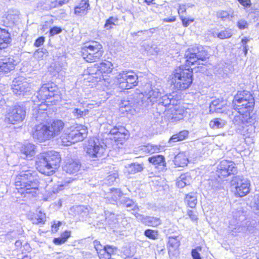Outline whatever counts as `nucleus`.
Wrapping results in <instances>:
<instances>
[{
  "label": "nucleus",
  "instance_id": "nucleus-1",
  "mask_svg": "<svg viewBox=\"0 0 259 259\" xmlns=\"http://www.w3.org/2000/svg\"><path fill=\"white\" fill-rule=\"evenodd\" d=\"M180 95H170L161 97V93L155 85L147 83L144 86L143 93H134L122 99L119 103V112L124 115H134L144 108L153 106L158 101L167 108L170 105H177L181 99Z\"/></svg>",
  "mask_w": 259,
  "mask_h": 259
},
{
  "label": "nucleus",
  "instance_id": "nucleus-2",
  "mask_svg": "<svg viewBox=\"0 0 259 259\" xmlns=\"http://www.w3.org/2000/svg\"><path fill=\"white\" fill-rule=\"evenodd\" d=\"M39 185L38 176L30 170L23 171L17 175L14 182L17 192L23 196L27 194L35 196L38 191Z\"/></svg>",
  "mask_w": 259,
  "mask_h": 259
},
{
  "label": "nucleus",
  "instance_id": "nucleus-3",
  "mask_svg": "<svg viewBox=\"0 0 259 259\" xmlns=\"http://www.w3.org/2000/svg\"><path fill=\"white\" fill-rule=\"evenodd\" d=\"M61 159L57 153L50 151L40 153L36 158L35 166L40 174L53 175L60 167Z\"/></svg>",
  "mask_w": 259,
  "mask_h": 259
},
{
  "label": "nucleus",
  "instance_id": "nucleus-4",
  "mask_svg": "<svg viewBox=\"0 0 259 259\" xmlns=\"http://www.w3.org/2000/svg\"><path fill=\"white\" fill-rule=\"evenodd\" d=\"M193 69L187 64L175 68L171 84L176 92L185 91L191 86L194 80Z\"/></svg>",
  "mask_w": 259,
  "mask_h": 259
},
{
  "label": "nucleus",
  "instance_id": "nucleus-5",
  "mask_svg": "<svg viewBox=\"0 0 259 259\" xmlns=\"http://www.w3.org/2000/svg\"><path fill=\"white\" fill-rule=\"evenodd\" d=\"M64 123L61 120L35 125L32 136L40 142H45L58 136L63 130Z\"/></svg>",
  "mask_w": 259,
  "mask_h": 259
},
{
  "label": "nucleus",
  "instance_id": "nucleus-6",
  "mask_svg": "<svg viewBox=\"0 0 259 259\" xmlns=\"http://www.w3.org/2000/svg\"><path fill=\"white\" fill-rule=\"evenodd\" d=\"M37 98L45 105L56 104L61 99L57 87L50 83L41 86L37 93Z\"/></svg>",
  "mask_w": 259,
  "mask_h": 259
},
{
  "label": "nucleus",
  "instance_id": "nucleus-7",
  "mask_svg": "<svg viewBox=\"0 0 259 259\" xmlns=\"http://www.w3.org/2000/svg\"><path fill=\"white\" fill-rule=\"evenodd\" d=\"M80 55L87 62H93L100 59L104 53L102 45L96 41L85 43L80 52Z\"/></svg>",
  "mask_w": 259,
  "mask_h": 259
},
{
  "label": "nucleus",
  "instance_id": "nucleus-8",
  "mask_svg": "<svg viewBox=\"0 0 259 259\" xmlns=\"http://www.w3.org/2000/svg\"><path fill=\"white\" fill-rule=\"evenodd\" d=\"M230 184L236 197H243L250 192V181L242 175L233 176Z\"/></svg>",
  "mask_w": 259,
  "mask_h": 259
},
{
  "label": "nucleus",
  "instance_id": "nucleus-9",
  "mask_svg": "<svg viewBox=\"0 0 259 259\" xmlns=\"http://www.w3.org/2000/svg\"><path fill=\"white\" fill-rule=\"evenodd\" d=\"M185 57L186 64L190 66L196 64H200V61H206L209 58V54L203 46H194L187 49Z\"/></svg>",
  "mask_w": 259,
  "mask_h": 259
},
{
  "label": "nucleus",
  "instance_id": "nucleus-10",
  "mask_svg": "<svg viewBox=\"0 0 259 259\" xmlns=\"http://www.w3.org/2000/svg\"><path fill=\"white\" fill-rule=\"evenodd\" d=\"M26 111L21 105H14L10 107L5 115V121L8 124H18L25 119Z\"/></svg>",
  "mask_w": 259,
  "mask_h": 259
},
{
  "label": "nucleus",
  "instance_id": "nucleus-11",
  "mask_svg": "<svg viewBox=\"0 0 259 259\" xmlns=\"http://www.w3.org/2000/svg\"><path fill=\"white\" fill-rule=\"evenodd\" d=\"M116 77L119 88L122 90L132 89L138 85V77L133 71H122Z\"/></svg>",
  "mask_w": 259,
  "mask_h": 259
},
{
  "label": "nucleus",
  "instance_id": "nucleus-12",
  "mask_svg": "<svg viewBox=\"0 0 259 259\" xmlns=\"http://www.w3.org/2000/svg\"><path fill=\"white\" fill-rule=\"evenodd\" d=\"M87 136V129L78 126H68L66 124V147L83 140Z\"/></svg>",
  "mask_w": 259,
  "mask_h": 259
},
{
  "label": "nucleus",
  "instance_id": "nucleus-13",
  "mask_svg": "<svg viewBox=\"0 0 259 259\" xmlns=\"http://www.w3.org/2000/svg\"><path fill=\"white\" fill-rule=\"evenodd\" d=\"M68 153L66 156V172L70 174L77 173L81 170V163L78 158L77 151L75 148L67 149Z\"/></svg>",
  "mask_w": 259,
  "mask_h": 259
},
{
  "label": "nucleus",
  "instance_id": "nucleus-14",
  "mask_svg": "<svg viewBox=\"0 0 259 259\" xmlns=\"http://www.w3.org/2000/svg\"><path fill=\"white\" fill-rule=\"evenodd\" d=\"M237 172V167L233 161L223 160L217 166L216 174L219 178L224 179L231 175L236 176Z\"/></svg>",
  "mask_w": 259,
  "mask_h": 259
},
{
  "label": "nucleus",
  "instance_id": "nucleus-15",
  "mask_svg": "<svg viewBox=\"0 0 259 259\" xmlns=\"http://www.w3.org/2000/svg\"><path fill=\"white\" fill-rule=\"evenodd\" d=\"M134 215L139 222L146 226L157 228L162 224L160 217L146 215L137 212L134 213Z\"/></svg>",
  "mask_w": 259,
  "mask_h": 259
},
{
  "label": "nucleus",
  "instance_id": "nucleus-16",
  "mask_svg": "<svg viewBox=\"0 0 259 259\" xmlns=\"http://www.w3.org/2000/svg\"><path fill=\"white\" fill-rule=\"evenodd\" d=\"M105 151L104 147L102 146L97 140L91 139L89 141V144L87 148V153L92 158L102 157Z\"/></svg>",
  "mask_w": 259,
  "mask_h": 259
},
{
  "label": "nucleus",
  "instance_id": "nucleus-17",
  "mask_svg": "<svg viewBox=\"0 0 259 259\" xmlns=\"http://www.w3.org/2000/svg\"><path fill=\"white\" fill-rule=\"evenodd\" d=\"M255 114H247L245 113H238V115L234 116L232 121L235 125L244 127L253 124L255 121Z\"/></svg>",
  "mask_w": 259,
  "mask_h": 259
},
{
  "label": "nucleus",
  "instance_id": "nucleus-18",
  "mask_svg": "<svg viewBox=\"0 0 259 259\" xmlns=\"http://www.w3.org/2000/svg\"><path fill=\"white\" fill-rule=\"evenodd\" d=\"M148 162L151 164L158 171H163L166 170V163L163 155L156 154L152 155L148 158Z\"/></svg>",
  "mask_w": 259,
  "mask_h": 259
},
{
  "label": "nucleus",
  "instance_id": "nucleus-19",
  "mask_svg": "<svg viewBox=\"0 0 259 259\" xmlns=\"http://www.w3.org/2000/svg\"><path fill=\"white\" fill-rule=\"evenodd\" d=\"M89 214V209L84 205H77L71 207L68 212L70 217H76V219L83 220Z\"/></svg>",
  "mask_w": 259,
  "mask_h": 259
},
{
  "label": "nucleus",
  "instance_id": "nucleus-20",
  "mask_svg": "<svg viewBox=\"0 0 259 259\" xmlns=\"http://www.w3.org/2000/svg\"><path fill=\"white\" fill-rule=\"evenodd\" d=\"M15 60L10 57L0 58V75L8 73L15 69Z\"/></svg>",
  "mask_w": 259,
  "mask_h": 259
},
{
  "label": "nucleus",
  "instance_id": "nucleus-21",
  "mask_svg": "<svg viewBox=\"0 0 259 259\" xmlns=\"http://www.w3.org/2000/svg\"><path fill=\"white\" fill-rule=\"evenodd\" d=\"M234 108L238 113H245L247 114H255L253 113L254 105L249 106L248 101H241L233 100Z\"/></svg>",
  "mask_w": 259,
  "mask_h": 259
},
{
  "label": "nucleus",
  "instance_id": "nucleus-22",
  "mask_svg": "<svg viewBox=\"0 0 259 259\" xmlns=\"http://www.w3.org/2000/svg\"><path fill=\"white\" fill-rule=\"evenodd\" d=\"M11 33L5 28L0 27V51L9 48L12 45Z\"/></svg>",
  "mask_w": 259,
  "mask_h": 259
},
{
  "label": "nucleus",
  "instance_id": "nucleus-23",
  "mask_svg": "<svg viewBox=\"0 0 259 259\" xmlns=\"http://www.w3.org/2000/svg\"><path fill=\"white\" fill-rule=\"evenodd\" d=\"M234 101H241L249 102V106L255 104V99L253 96V93L246 90L238 91L237 94L234 96Z\"/></svg>",
  "mask_w": 259,
  "mask_h": 259
},
{
  "label": "nucleus",
  "instance_id": "nucleus-24",
  "mask_svg": "<svg viewBox=\"0 0 259 259\" xmlns=\"http://www.w3.org/2000/svg\"><path fill=\"white\" fill-rule=\"evenodd\" d=\"M128 133V131L125 127L121 125L116 126L110 131V134L114 136V139L116 141H121L125 139Z\"/></svg>",
  "mask_w": 259,
  "mask_h": 259
},
{
  "label": "nucleus",
  "instance_id": "nucleus-25",
  "mask_svg": "<svg viewBox=\"0 0 259 259\" xmlns=\"http://www.w3.org/2000/svg\"><path fill=\"white\" fill-rule=\"evenodd\" d=\"M69 105L71 106L72 103L70 100L66 99V109L67 110V113H72L74 117L77 118L83 117L86 116L89 112L88 109H85L81 110L77 108H70Z\"/></svg>",
  "mask_w": 259,
  "mask_h": 259
},
{
  "label": "nucleus",
  "instance_id": "nucleus-26",
  "mask_svg": "<svg viewBox=\"0 0 259 259\" xmlns=\"http://www.w3.org/2000/svg\"><path fill=\"white\" fill-rule=\"evenodd\" d=\"M180 240L178 236H170L168 237L167 243L168 253L169 256L175 255L174 251H177L180 246Z\"/></svg>",
  "mask_w": 259,
  "mask_h": 259
},
{
  "label": "nucleus",
  "instance_id": "nucleus-27",
  "mask_svg": "<svg viewBox=\"0 0 259 259\" xmlns=\"http://www.w3.org/2000/svg\"><path fill=\"white\" fill-rule=\"evenodd\" d=\"M118 248L111 245H104V249L100 252L98 256L100 259H115L112 257L116 254Z\"/></svg>",
  "mask_w": 259,
  "mask_h": 259
},
{
  "label": "nucleus",
  "instance_id": "nucleus-28",
  "mask_svg": "<svg viewBox=\"0 0 259 259\" xmlns=\"http://www.w3.org/2000/svg\"><path fill=\"white\" fill-rule=\"evenodd\" d=\"M184 110L175 107L170 113L166 115V119L169 122L176 123L184 118Z\"/></svg>",
  "mask_w": 259,
  "mask_h": 259
},
{
  "label": "nucleus",
  "instance_id": "nucleus-29",
  "mask_svg": "<svg viewBox=\"0 0 259 259\" xmlns=\"http://www.w3.org/2000/svg\"><path fill=\"white\" fill-rule=\"evenodd\" d=\"M174 162L176 167H184L189 162L188 152H180L175 156Z\"/></svg>",
  "mask_w": 259,
  "mask_h": 259
},
{
  "label": "nucleus",
  "instance_id": "nucleus-30",
  "mask_svg": "<svg viewBox=\"0 0 259 259\" xmlns=\"http://www.w3.org/2000/svg\"><path fill=\"white\" fill-rule=\"evenodd\" d=\"M145 168L143 162H133L125 166V170L128 174L134 175L142 172Z\"/></svg>",
  "mask_w": 259,
  "mask_h": 259
},
{
  "label": "nucleus",
  "instance_id": "nucleus-31",
  "mask_svg": "<svg viewBox=\"0 0 259 259\" xmlns=\"http://www.w3.org/2000/svg\"><path fill=\"white\" fill-rule=\"evenodd\" d=\"M241 230H246L249 233H254L259 230V222L255 220L249 219L242 224Z\"/></svg>",
  "mask_w": 259,
  "mask_h": 259
},
{
  "label": "nucleus",
  "instance_id": "nucleus-32",
  "mask_svg": "<svg viewBox=\"0 0 259 259\" xmlns=\"http://www.w3.org/2000/svg\"><path fill=\"white\" fill-rule=\"evenodd\" d=\"M155 106L156 110V115L153 114L154 119L155 120H152L151 121V125H157L159 124V122L162 120V116L160 117L162 114H163L166 110V108L163 106L158 101V102H155V104L154 105Z\"/></svg>",
  "mask_w": 259,
  "mask_h": 259
},
{
  "label": "nucleus",
  "instance_id": "nucleus-33",
  "mask_svg": "<svg viewBox=\"0 0 259 259\" xmlns=\"http://www.w3.org/2000/svg\"><path fill=\"white\" fill-rule=\"evenodd\" d=\"M90 8L89 0H81L79 3L74 7V14L78 16L85 15Z\"/></svg>",
  "mask_w": 259,
  "mask_h": 259
},
{
  "label": "nucleus",
  "instance_id": "nucleus-34",
  "mask_svg": "<svg viewBox=\"0 0 259 259\" xmlns=\"http://www.w3.org/2000/svg\"><path fill=\"white\" fill-rule=\"evenodd\" d=\"M113 69V64L110 61L105 60L98 65L97 71L102 74H108L112 72Z\"/></svg>",
  "mask_w": 259,
  "mask_h": 259
},
{
  "label": "nucleus",
  "instance_id": "nucleus-35",
  "mask_svg": "<svg viewBox=\"0 0 259 259\" xmlns=\"http://www.w3.org/2000/svg\"><path fill=\"white\" fill-rule=\"evenodd\" d=\"M191 178L188 173L183 174L177 179L176 185L178 188L182 189L190 184Z\"/></svg>",
  "mask_w": 259,
  "mask_h": 259
},
{
  "label": "nucleus",
  "instance_id": "nucleus-36",
  "mask_svg": "<svg viewBox=\"0 0 259 259\" xmlns=\"http://www.w3.org/2000/svg\"><path fill=\"white\" fill-rule=\"evenodd\" d=\"M224 101L219 99L212 101L209 105V112L211 113H223Z\"/></svg>",
  "mask_w": 259,
  "mask_h": 259
},
{
  "label": "nucleus",
  "instance_id": "nucleus-37",
  "mask_svg": "<svg viewBox=\"0 0 259 259\" xmlns=\"http://www.w3.org/2000/svg\"><path fill=\"white\" fill-rule=\"evenodd\" d=\"M247 211L243 207H240L232 212L233 218L237 224L246 220Z\"/></svg>",
  "mask_w": 259,
  "mask_h": 259
},
{
  "label": "nucleus",
  "instance_id": "nucleus-38",
  "mask_svg": "<svg viewBox=\"0 0 259 259\" xmlns=\"http://www.w3.org/2000/svg\"><path fill=\"white\" fill-rule=\"evenodd\" d=\"M189 132L184 130L173 135L169 139V143H175L186 140L189 136Z\"/></svg>",
  "mask_w": 259,
  "mask_h": 259
},
{
  "label": "nucleus",
  "instance_id": "nucleus-39",
  "mask_svg": "<svg viewBox=\"0 0 259 259\" xmlns=\"http://www.w3.org/2000/svg\"><path fill=\"white\" fill-rule=\"evenodd\" d=\"M117 202L119 205H122L123 206L127 208H132L133 206H134V208H133V210H135L136 209H139L138 206L137 204L135 205V203L133 199L126 197L124 194H123L122 196H120L119 200Z\"/></svg>",
  "mask_w": 259,
  "mask_h": 259
},
{
  "label": "nucleus",
  "instance_id": "nucleus-40",
  "mask_svg": "<svg viewBox=\"0 0 259 259\" xmlns=\"http://www.w3.org/2000/svg\"><path fill=\"white\" fill-rule=\"evenodd\" d=\"M185 202L188 206L192 208L195 207L197 203V195L196 192H190L186 194Z\"/></svg>",
  "mask_w": 259,
  "mask_h": 259
},
{
  "label": "nucleus",
  "instance_id": "nucleus-41",
  "mask_svg": "<svg viewBox=\"0 0 259 259\" xmlns=\"http://www.w3.org/2000/svg\"><path fill=\"white\" fill-rule=\"evenodd\" d=\"M46 214L41 210H38L34 214L31 220L33 221V223L35 225H43L46 222Z\"/></svg>",
  "mask_w": 259,
  "mask_h": 259
},
{
  "label": "nucleus",
  "instance_id": "nucleus-42",
  "mask_svg": "<svg viewBox=\"0 0 259 259\" xmlns=\"http://www.w3.org/2000/svg\"><path fill=\"white\" fill-rule=\"evenodd\" d=\"M213 35L221 39L230 38L232 36V33L230 29L224 28L220 31H214L213 32Z\"/></svg>",
  "mask_w": 259,
  "mask_h": 259
},
{
  "label": "nucleus",
  "instance_id": "nucleus-43",
  "mask_svg": "<svg viewBox=\"0 0 259 259\" xmlns=\"http://www.w3.org/2000/svg\"><path fill=\"white\" fill-rule=\"evenodd\" d=\"M21 254H22L21 259H32L31 252L32 248L28 243L24 244L21 247Z\"/></svg>",
  "mask_w": 259,
  "mask_h": 259
},
{
  "label": "nucleus",
  "instance_id": "nucleus-44",
  "mask_svg": "<svg viewBox=\"0 0 259 259\" xmlns=\"http://www.w3.org/2000/svg\"><path fill=\"white\" fill-rule=\"evenodd\" d=\"M220 179H217V178H212L209 181V186L211 187V188L214 190H220L223 188V179L224 178H219Z\"/></svg>",
  "mask_w": 259,
  "mask_h": 259
},
{
  "label": "nucleus",
  "instance_id": "nucleus-45",
  "mask_svg": "<svg viewBox=\"0 0 259 259\" xmlns=\"http://www.w3.org/2000/svg\"><path fill=\"white\" fill-rule=\"evenodd\" d=\"M12 89L14 94L20 95L25 92L26 87L23 84V83L17 81L13 84Z\"/></svg>",
  "mask_w": 259,
  "mask_h": 259
},
{
  "label": "nucleus",
  "instance_id": "nucleus-46",
  "mask_svg": "<svg viewBox=\"0 0 259 259\" xmlns=\"http://www.w3.org/2000/svg\"><path fill=\"white\" fill-rule=\"evenodd\" d=\"M143 234L146 238L152 240H155L158 238L159 231L157 230L147 229L144 231Z\"/></svg>",
  "mask_w": 259,
  "mask_h": 259
},
{
  "label": "nucleus",
  "instance_id": "nucleus-47",
  "mask_svg": "<svg viewBox=\"0 0 259 259\" xmlns=\"http://www.w3.org/2000/svg\"><path fill=\"white\" fill-rule=\"evenodd\" d=\"M226 124L224 120L220 118H215L210 121L209 125L211 128L217 129L223 127Z\"/></svg>",
  "mask_w": 259,
  "mask_h": 259
},
{
  "label": "nucleus",
  "instance_id": "nucleus-48",
  "mask_svg": "<svg viewBox=\"0 0 259 259\" xmlns=\"http://www.w3.org/2000/svg\"><path fill=\"white\" fill-rule=\"evenodd\" d=\"M118 19L113 16L110 17L108 18L105 23L104 28L106 30H110L113 28L114 25H116L115 23L117 22Z\"/></svg>",
  "mask_w": 259,
  "mask_h": 259
},
{
  "label": "nucleus",
  "instance_id": "nucleus-49",
  "mask_svg": "<svg viewBox=\"0 0 259 259\" xmlns=\"http://www.w3.org/2000/svg\"><path fill=\"white\" fill-rule=\"evenodd\" d=\"M161 147L160 145H156L148 144L145 146L144 148L145 151H147L148 153L152 154L159 152L161 150Z\"/></svg>",
  "mask_w": 259,
  "mask_h": 259
},
{
  "label": "nucleus",
  "instance_id": "nucleus-50",
  "mask_svg": "<svg viewBox=\"0 0 259 259\" xmlns=\"http://www.w3.org/2000/svg\"><path fill=\"white\" fill-rule=\"evenodd\" d=\"M202 247L198 246L192 249L191 255L192 259H202V257L200 253L202 251Z\"/></svg>",
  "mask_w": 259,
  "mask_h": 259
},
{
  "label": "nucleus",
  "instance_id": "nucleus-51",
  "mask_svg": "<svg viewBox=\"0 0 259 259\" xmlns=\"http://www.w3.org/2000/svg\"><path fill=\"white\" fill-rule=\"evenodd\" d=\"M134 255V252L132 251L130 247H124L122 250L121 257L123 259H132Z\"/></svg>",
  "mask_w": 259,
  "mask_h": 259
},
{
  "label": "nucleus",
  "instance_id": "nucleus-52",
  "mask_svg": "<svg viewBox=\"0 0 259 259\" xmlns=\"http://www.w3.org/2000/svg\"><path fill=\"white\" fill-rule=\"evenodd\" d=\"M21 153L26 156H32L34 153V148L32 145H25L21 149Z\"/></svg>",
  "mask_w": 259,
  "mask_h": 259
},
{
  "label": "nucleus",
  "instance_id": "nucleus-53",
  "mask_svg": "<svg viewBox=\"0 0 259 259\" xmlns=\"http://www.w3.org/2000/svg\"><path fill=\"white\" fill-rule=\"evenodd\" d=\"M111 191L113 194L112 198L115 202H117L119 200L120 196H122L124 194L119 189L112 188L111 189Z\"/></svg>",
  "mask_w": 259,
  "mask_h": 259
},
{
  "label": "nucleus",
  "instance_id": "nucleus-54",
  "mask_svg": "<svg viewBox=\"0 0 259 259\" xmlns=\"http://www.w3.org/2000/svg\"><path fill=\"white\" fill-rule=\"evenodd\" d=\"M70 237L71 231L66 230V246L67 245L68 247H75L77 246V245L79 243L77 240H74L72 242H70L68 241V239Z\"/></svg>",
  "mask_w": 259,
  "mask_h": 259
},
{
  "label": "nucleus",
  "instance_id": "nucleus-55",
  "mask_svg": "<svg viewBox=\"0 0 259 259\" xmlns=\"http://www.w3.org/2000/svg\"><path fill=\"white\" fill-rule=\"evenodd\" d=\"M216 16L218 18H220L222 21H224L229 19L230 14L227 11L220 10L217 12Z\"/></svg>",
  "mask_w": 259,
  "mask_h": 259
},
{
  "label": "nucleus",
  "instance_id": "nucleus-56",
  "mask_svg": "<svg viewBox=\"0 0 259 259\" xmlns=\"http://www.w3.org/2000/svg\"><path fill=\"white\" fill-rule=\"evenodd\" d=\"M248 15L254 22L259 20V10L251 8Z\"/></svg>",
  "mask_w": 259,
  "mask_h": 259
},
{
  "label": "nucleus",
  "instance_id": "nucleus-57",
  "mask_svg": "<svg viewBox=\"0 0 259 259\" xmlns=\"http://www.w3.org/2000/svg\"><path fill=\"white\" fill-rule=\"evenodd\" d=\"M180 18L182 22L183 26L185 27H188L191 23L194 21V18H188L182 15H180Z\"/></svg>",
  "mask_w": 259,
  "mask_h": 259
},
{
  "label": "nucleus",
  "instance_id": "nucleus-58",
  "mask_svg": "<svg viewBox=\"0 0 259 259\" xmlns=\"http://www.w3.org/2000/svg\"><path fill=\"white\" fill-rule=\"evenodd\" d=\"M253 210L255 214L259 217V194L255 196Z\"/></svg>",
  "mask_w": 259,
  "mask_h": 259
},
{
  "label": "nucleus",
  "instance_id": "nucleus-59",
  "mask_svg": "<svg viewBox=\"0 0 259 259\" xmlns=\"http://www.w3.org/2000/svg\"><path fill=\"white\" fill-rule=\"evenodd\" d=\"M237 26L240 30L244 29L248 27V23L244 19H240L237 22Z\"/></svg>",
  "mask_w": 259,
  "mask_h": 259
},
{
  "label": "nucleus",
  "instance_id": "nucleus-60",
  "mask_svg": "<svg viewBox=\"0 0 259 259\" xmlns=\"http://www.w3.org/2000/svg\"><path fill=\"white\" fill-rule=\"evenodd\" d=\"M94 247L97 251L98 254L100 253V252H101L102 250L104 249V246H103L100 242L96 240L93 242Z\"/></svg>",
  "mask_w": 259,
  "mask_h": 259
},
{
  "label": "nucleus",
  "instance_id": "nucleus-61",
  "mask_svg": "<svg viewBox=\"0 0 259 259\" xmlns=\"http://www.w3.org/2000/svg\"><path fill=\"white\" fill-rule=\"evenodd\" d=\"M238 3L243 6L245 10L249 8L252 6L251 0H237Z\"/></svg>",
  "mask_w": 259,
  "mask_h": 259
},
{
  "label": "nucleus",
  "instance_id": "nucleus-62",
  "mask_svg": "<svg viewBox=\"0 0 259 259\" xmlns=\"http://www.w3.org/2000/svg\"><path fill=\"white\" fill-rule=\"evenodd\" d=\"M45 41V37L43 36L38 37L34 42V46L38 48L42 46Z\"/></svg>",
  "mask_w": 259,
  "mask_h": 259
},
{
  "label": "nucleus",
  "instance_id": "nucleus-63",
  "mask_svg": "<svg viewBox=\"0 0 259 259\" xmlns=\"http://www.w3.org/2000/svg\"><path fill=\"white\" fill-rule=\"evenodd\" d=\"M62 31V29L59 27L55 26L50 29L49 32L50 36H53L60 33Z\"/></svg>",
  "mask_w": 259,
  "mask_h": 259
},
{
  "label": "nucleus",
  "instance_id": "nucleus-64",
  "mask_svg": "<svg viewBox=\"0 0 259 259\" xmlns=\"http://www.w3.org/2000/svg\"><path fill=\"white\" fill-rule=\"evenodd\" d=\"M61 225V223L60 221L57 222H54L53 224L51 226V231L52 233H55L57 232L59 230V227Z\"/></svg>",
  "mask_w": 259,
  "mask_h": 259
}]
</instances>
